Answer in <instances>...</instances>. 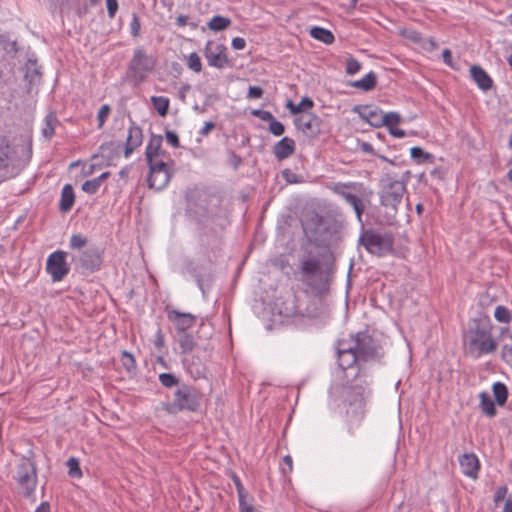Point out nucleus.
I'll return each instance as SVG.
<instances>
[{"label":"nucleus","instance_id":"nucleus-1","mask_svg":"<svg viewBox=\"0 0 512 512\" xmlns=\"http://www.w3.org/2000/svg\"><path fill=\"white\" fill-rule=\"evenodd\" d=\"M301 281L311 289L314 296L323 297L329 292L331 274L322 269L318 258L307 257L300 263Z\"/></svg>","mask_w":512,"mask_h":512},{"label":"nucleus","instance_id":"nucleus-2","mask_svg":"<svg viewBox=\"0 0 512 512\" xmlns=\"http://www.w3.org/2000/svg\"><path fill=\"white\" fill-rule=\"evenodd\" d=\"M464 345L466 354L473 358L493 353L497 350V342L493 339L487 324L475 322L465 334Z\"/></svg>","mask_w":512,"mask_h":512},{"label":"nucleus","instance_id":"nucleus-3","mask_svg":"<svg viewBox=\"0 0 512 512\" xmlns=\"http://www.w3.org/2000/svg\"><path fill=\"white\" fill-rule=\"evenodd\" d=\"M201 402V393L193 386L181 384L174 392L173 398L167 404L166 410L171 414L181 411H197Z\"/></svg>","mask_w":512,"mask_h":512},{"label":"nucleus","instance_id":"nucleus-4","mask_svg":"<svg viewBox=\"0 0 512 512\" xmlns=\"http://www.w3.org/2000/svg\"><path fill=\"white\" fill-rule=\"evenodd\" d=\"M346 384L343 385L341 396L349 405L362 407L365 401V395L368 393V383L365 378L358 373H346L344 375Z\"/></svg>","mask_w":512,"mask_h":512},{"label":"nucleus","instance_id":"nucleus-5","mask_svg":"<svg viewBox=\"0 0 512 512\" xmlns=\"http://www.w3.org/2000/svg\"><path fill=\"white\" fill-rule=\"evenodd\" d=\"M351 345L362 362L379 361L384 356L383 348L369 334L358 332L351 338Z\"/></svg>","mask_w":512,"mask_h":512},{"label":"nucleus","instance_id":"nucleus-6","mask_svg":"<svg viewBox=\"0 0 512 512\" xmlns=\"http://www.w3.org/2000/svg\"><path fill=\"white\" fill-rule=\"evenodd\" d=\"M359 242L371 254L381 256L393 250L394 238L390 233L380 234L374 230H366L360 236Z\"/></svg>","mask_w":512,"mask_h":512},{"label":"nucleus","instance_id":"nucleus-7","mask_svg":"<svg viewBox=\"0 0 512 512\" xmlns=\"http://www.w3.org/2000/svg\"><path fill=\"white\" fill-rule=\"evenodd\" d=\"M15 479L23 496L30 497L37 485L35 463L30 459H23L17 466Z\"/></svg>","mask_w":512,"mask_h":512},{"label":"nucleus","instance_id":"nucleus-8","mask_svg":"<svg viewBox=\"0 0 512 512\" xmlns=\"http://www.w3.org/2000/svg\"><path fill=\"white\" fill-rule=\"evenodd\" d=\"M337 358L338 365L345 374L349 373L348 370H352L355 371L354 373H358V375H360V363L362 361L360 360L357 351H355L351 343L347 340L338 341Z\"/></svg>","mask_w":512,"mask_h":512},{"label":"nucleus","instance_id":"nucleus-9","mask_svg":"<svg viewBox=\"0 0 512 512\" xmlns=\"http://www.w3.org/2000/svg\"><path fill=\"white\" fill-rule=\"evenodd\" d=\"M406 192L405 183L398 180H389L383 184L380 192L381 205L391 207L394 210L401 203L404 193Z\"/></svg>","mask_w":512,"mask_h":512},{"label":"nucleus","instance_id":"nucleus-10","mask_svg":"<svg viewBox=\"0 0 512 512\" xmlns=\"http://www.w3.org/2000/svg\"><path fill=\"white\" fill-rule=\"evenodd\" d=\"M155 64L153 56L146 54L142 49H137L130 62V70L136 79L143 81L146 74L154 69Z\"/></svg>","mask_w":512,"mask_h":512},{"label":"nucleus","instance_id":"nucleus-11","mask_svg":"<svg viewBox=\"0 0 512 512\" xmlns=\"http://www.w3.org/2000/svg\"><path fill=\"white\" fill-rule=\"evenodd\" d=\"M148 166V186L157 191L165 188L168 185L172 175L168 165L162 161L148 164Z\"/></svg>","mask_w":512,"mask_h":512},{"label":"nucleus","instance_id":"nucleus-12","mask_svg":"<svg viewBox=\"0 0 512 512\" xmlns=\"http://www.w3.org/2000/svg\"><path fill=\"white\" fill-rule=\"evenodd\" d=\"M67 253L61 250L49 255L46 263V271L54 282H59L69 273V266L66 262Z\"/></svg>","mask_w":512,"mask_h":512},{"label":"nucleus","instance_id":"nucleus-13","mask_svg":"<svg viewBox=\"0 0 512 512\" xmlns=\"http://www.w3.org/2000/svg\"><path fill=\"white\" fill-rule=\"evenodd\" d=\"M226 50L224 45L208 41L204 49V56L210 66L222 69L228 64Z\"/></svg>","mask_w":512,"mask_h":512},{"label":"nucleus","instance_id":"nucleus-14","mask_svg":"<svg viewBox=\"0 0 512 512\" xmlns=\"http://www.w3.org/2000/svg\"><path fill=\"white\" fill-rule=\"evenodd\" d=\"M296 128L306 136L315 137L321 132V119L312 113H303L294 120Z\"/></svg>","mask_w":512,"mask_h":512},{"label":"nucleus","instance_id":"nucleus-15","mask_svg":"<svg viewBox=\"0 0 512 512\" xmlns=\"http://www.w3.org/2000/svg\"><path fill=\"white\" fill-rule=\"evenodd\" d=\"M78 262L84 270L94 272L102 264V251L96 247L88 248L81 253Z\"/></svg>","mask_w":512,"mask_h":512},{"label":"nucleus","instance_id":"nucleus-16","mask_svg":"<svg viewBox=\"0 0 512 512\" xmlns=\"http://www.w3.org/2000/svg\"><path fill=\"white\" fill-rule=\"evenodd\" d=\"M167 317L180 333H185L196 321V317L193 314L181 313L175 309L167 310Z\"/></svg>","mask_w":512,"mask_h":512},{"label":"nucleus","instance_id":"nucleus-17","mask_svg":"<svg viewBox=\"0 0 512 512\" xmlns=\"http://www.w3.org/2000/svg\"><path fill=\"white\" fill-rule=\"evenodd\" d=\"M166 152L162 150V136L152 135L145 151L148 164L162 162Z\"/></svg>","mask_w":512,"mask_h":512},{"label":"nucleus","instance_id":"nucleus-18","mask_svg":"<svg viewBox=\"0 0 512 512\" xmlns=\"http://www.w3.org/2000/svg\"><path fill=\"white\" fill-rule=\"evenodd\" d=\"M459 464L462 472L473 479L477 478L480 463L477 456L474 453H465L459 458Z\"/></svg>","mask_w":512,"mask_h":512},{"label":"nucleus","instance_id":"nucleus-19","mask_svg":"<svg viewBox=\"0 0 512 512\" xmlns=\"http://www.w3.org/2000/svg\"><path fill=\"white\" fill-rule=\"evenodd\" d=\"M142 141L143 133L141 128L135 125H131L125 143V157H129L132 154V152L142 144Z\"/></svg>","mask_w":512,"mask_h":512},{"label":"nucleus","instance_id":"nucleus-20","mask_svg":"<svg viewBox=\"0 0 512 512\" xmlns=\"http://www.w3.org/2000/svg\"><path fill=\"white\" fill-rule=\"evenodd\" d=\"M295 151V141L284 137L273 147V153L278 160H284L291 156Z\"/></svg>","mask_w":512,"mask_h":512},{"label":"nucleus","instance_id":"nucleus-21","mask_svg":"<svg viewBox=\"0 0 512 512\" xmlns=\"http://www.w3.org/2000/svg\"><path fill=\"white\" fill-rule=\"evenodd\" d=\"M361 117L365 119L371 126L376 128L382 127L385 122L384 115L377 107L365 106L360 113Z\"/></svg>","mask_w":512,"mask_h":512},{"label":"nucleus","instance_id":"nucleus-22","mask_svg":"<svg viewBox=\"0 0 512 512\" xmlns=\"http://www.w3.org/2000/svg\"><path fill=\"white\" fill-rule=\"evenodd\" d=\"M470 73L478 87L484 91L492 87V79L480 66L474 65L470 68Z\"/></svg>","mask_w":512,"mask_h":512},{"label":"nucleus","instance_id":"nucleus-23","mask_svg":"<svg viewBox=\"0 0 512 512\" xmlns=\"http://www.w3.org/2000/svg\"><path fill=\"white\" fill-rule=\"evenodd\" d=\"M183 364L193 378L197 379L204 375L205 368L200 359L196 361L194 357L189 358V356H185Z\"/></svg>","mask_w":512,"mask_h":512},{"label":"nucleus","instance_id":"nucleus-24","mask_svg":"<svg viewBox=\"0 0 512 512\" xmlns=\"http://www.w3.org/2000/svg\"><path fill=\"white\" fill-rule=\"evenodd\" d=\"M75 201V195L73 187L70 184H66L61 192V199L59 203V209L62 212H68Z\"/></svg>","mask_w":512,"mask_h":512},{"label":"nucleus","instance_id":"nucleus-25","mask_svg":"<svg viewBox=\"0 0 512 512\" xmlns=\"http://www.w3.org/2000/svg\"><path fill=\"white\" fill-rule=\"evenodd\" d=\"M12 149L7 137L0 136V170L9 166Z\"/></svg>","mask_w":512,"mask_h":512},{"label":"nucleus","instance_id":"nucleus-26","mask_svg":"<svg viewBox=\"0 0 512 512\" xmlns=\"http://www.w3.org/2000/svg\"><path fill=\"white\" fill-rule=\"evenodd\" d=\"M376 83V74L374 72H369L362 79L352 82L351 86L363 91H370L375 88Z\"/></svg>","mask_w":512,"mask_h":512},{"label":"nucleus","instance_id":"nucleus-27","mask_svg":"<svg viewBox=\"0 0 512 512\" xmlns=\"http://www.w3.org/2000/svg\"><path fill=\"white\" fill-rule=\"evenodd\" d=\"M109 172H104L100 176L87 180L82 184V190L88 194H95L102 183L109 177Z\"/></svg>","mask_w":512,"mask_h":512},{"label":"nucleus","instance_id":"nucleus-28","mask_svg":"<svg viewBox=\"0 0 512 512\" xmlns=\"http://www.w3.org/2000/svg\"><path fill=\"white\" fill-rule=\"evenodd\" d=\"M58 125V119L53 112L46 115L44 119V126L42 128V135L46 139H51L55 134V128Z\"/></svg>","mask_w":512,"mask_h":512},{"label":"nucleus","instance_id":"nucleus-29","mask_svg":"<svg viewBox=\"0 0 512 512\" xmlns=\"http://www.w3.org/2000/svg\"><path fill=\"white\" fill-rule=\"evenodd\" d=\"M310 35L325 44H332L335 40L333 33L330 30H327L322 27H313L310 30Z\"/></svg>","mask_w":512,"mask_h":512},{"label":"nucleus","instance_id":"nucleus-30","mask_svg":"<svg viewBox=\"0 0 512 512\" xmlns=\"http://www.w3.org/2000/svg\"><path fill=\"white\" fill-rule=\"evenodd\" d=\"M479 398L482 412L488 417L495 416L496 409L490 395L487 392H481Z\"/></svg>","mask_w":512,"mask_h":512},{"label":"nucleus","instance_id":"nucleus-31","mask_svg":"<svg viewBox=\"0 0 512 512\" xmlns=\"http://www.w3.org/2000/svg\"><path fill=\"white\" fill-rule=\"evenodd\" d=\"M178 343L181 350V354H184L185 356L191 354L195 347L193 336L188 333H181V335L178 338Z\"/></svg>","mask_w":512,"mask_h":512},{"label":"nucleus","instance_id":"nucleus-32","mask_svg":"<svg viewBox=\"0 0 512 512\" xmlns=\"http://www.w3.org/2000/svg\"><path fill=\"white\" fill-rule=\"evenodd\" d=\"M495 401L499 406H503L508 397V389L502 382H496L492 386Z\"/></svg>","mask_w":512,"mask_h":512},{"label":"nucleus","instance_id":"nucleus-33","mask_svg":"<svg viewBox=\"0 0 512 512\" xmlns=\"http://www.w3.org/2000/svg\"><path fill=\"white\" fill-rule=\"evenodd\" d=\"M151 102L153 104L154 109L158 112L160 116L164 117L167 115L170 104L168 98L163 96H152Z\"/></svg>","mask_w":512,"mask_h":512},{"label":"nucleus","instance_id":"nucleus-34","mask_svg":"<svg viewBox=\"0 0 512 512\" xmlns=\"http://www.w3.org/2000/svg\"><path fill=\"white\" fill-rule=\"evenodd\" d=\"M231 25V20L227 17L220 15L214 16L208 23L207 26L212 31H222Z\"/></svg>","mask_w":512,"mask_h":512},{"label":"nucleus","instance_id":"nucleus-35","mask_svg":"<svg viewBox=\"0 0 512 512\" xmlns=\"http://www.w3.org/2000/svg\"><path fill=\"white\" fill-rule=\"evenodd\" d=\"M41 75L42 74L40 70L36 67V62H32L31 60H29L26 67L25 79H27L29 83L32 84L39 82L41 79Z\"/></svg>","mask_w":512,"mask_h":512},{"label":"nucleus","instance_id":"nucleus-36","mask_svg":"<svg viewBox=\"0 0 512 512\" xmlns=\"http://www.w3.org/2000/svg\"><path fill=\"white\" fill-rule=\"evenodd\" d=\"M410 154H411V158L413 160L417 161L418 163L433 161V155L428 152H425L420 147H412L410 149Z\"/></svg>","mask_w":512,"mask_h":512},{"label":"nucleus","instance_id":"nucleus-37","mask_svg":"<svg viewBox=\"0 0 512 512\" xmlns=\"http://www.w3.org/2000/svg\"><path fill=\"white\" fill-rule=\"evenodd\" d=\"M494 317L498 322L508 324L512 320V313L507 307L499 305L495 308Z\"/></svg>","mask_w":512,"mask_h":512},{"label":"nucleus","instance_id":"nucleus-38","mask_svg":"<svg viewBox=\"0 0 512 512\" xmlns=\"http://www.w3.org/2000/svg\"><path fill=\"white\" fill-rule=\"evenodd\" d=\"M68 474L73 478H80L82 471L80 469L79 460L75 457H70L67 461Z\"/></svg>","mask_w":512,"mask_h":512},{"label":"nucleus","instance_id":"nucleus-39","mask_svg":"<svg viewBox=\"0 0 512 512\" xmlns=\"http://www.w3.org/2000/svg\"><path fill=\"white\" fill-rule=\"evenodd\" d=\"M159 381L160 383L167 388L173 387V386H180L179 385V379L171 373H162L159 375Z\"/></svg>","mask_w":512,"mask_h":512},{"label":"nucleus","instance_id":"nucleus-40","mask_svg":"<svg viewBox=\"0 0 512 512\" xmlns=\"http://www.w3.org/2000/svg\"><path fill=\"white\" fill-rule=\"evenodd\" d=\"M187 65L196 73H199L202 70L201 59L196 52H193L189 55Z\"/></svg>","mask_w":512,"mask_h":512},{"label":"nucleus","instance_id":"nucleus-41","mask_svg":"<svg viewBox=\"0 0 512 512\" xmlns=\"http://www.w3.org/2000/svg\"><path fill=\"white\" fill-rule=\"evenodd\" d=\"M314 105L313 101L308 97H303L302 100L292 109V114H300L306 110L312 108Z\"/></svg>","mask_w":512,"mask_h":512},{"label":"nucleus","instance_id":"nucleus-42","mask_svg":"<svg viewBox=\"0 0 512 512\" xmlns=\"http://www.w3.org/2000/svg\"><path fill=\"white\" fill-rule=\"evenodd\" d=\"M87 238L81 234H73L70 238V247L72 249H82L87 244Z\"/></svg>","mask_w":512,"mask_h":512},{"label":"nucleus","instance_id":"nucleus-43","mask_svg":"<svg viewBox=\"0 0 512 512\" xmlns=\"http://www.w3.org/2000/svg\"><path fill=\"white\" fill-rule=\"evenodd\" d=\"M384 118L386 119L383 126H386L387 128L397 126L401 121V115L397 112L385 113Z\"/></svg>","mask_w":512,"mask_h":512},{"label":"nucleus","instance_id":"nucleus-44","mask_svg":"<svg viewBox=\"0 0 512 512\" xmlns=\"http://www.w3.org/2000/svg\"><path fill=\"white\" fill-rule=\"evenodd\" d=\"M502 359L512 366V333L509 335V342L504 344L502 348Z\"/></svg>","mask_w":512,"mask_h":512},{"label":"nucleus","instance_id":"nucleus-45","mask_svg":"<svg viewBox=\"0 0 512 512\" xmlns=\"http://www.w3.org/2000/svg\"><path fill=\"white\" fill-rule=\"evenodd\" d=\"M361 69V63L353 57H349L346 61V73L354 75Z\"/></svg>","mask_w":512,"mask_h":512},{"label":"nucleus","instance_id":"nucleus-46","mask_svg":"<svg viewBox=\"0 0 512 512\" xmlns=\"http://www.w3.org/2000/svg\"><path fill=\"white\" fill-rule=\"evenodd\" d=\"M111 108L108 104H104L101 106V108L98 111L97 114V120H98V127L102 128L106 119L108 118L110 114Z\"/></svg>","mask_w":512,"mask_h":512},{"label":"nucleus","instance_id":"nucleus-47","mask_svg":"<svg viewBox=\"0 0 512 512\" xmlns=\"http://www.w3.org/2000/svg\"><path fill=\"white\" fill-rule=\"evenodd\" d=\"M121 361L128 371H131L136 367V362L133 355L127 351L122 352Z\"/></svg>","mask_w":512,"mask_h":512},{"label":"nucleus","instance_id":"nucleus-48","mask_svg":"<svg viewBox=\"0 0 512 512\" xmlns=\"http://www.w3.org/2000/svg\"><path fill=\"white\" fill-rule=\"evenodd\" d=\"M269 131L275 136H281L285 132V127L280 121L274 118V120L269 123Z\"/></svg>","mask_w":512,"mask_h":512},{"label":"nucleus","instance_id":"nucleus-49","mask_svg":"<svg viewBox=\"0 0 512 512\" xmlns=\"http://www.w3.org/2000/svg\"><path fill=\"white\" fill-rule=\"evenodd\" d=\"M337 193H339L346 200V202L348 204H350L353 208L362 203L361 199L352 193L338 191V190H337Z\"/></svg>","mask_w":512,"mask_h":512},{"label":"nucleus","instance_id":"nucleus-50","mask_svg":"<svg viewBox=\"0 0 512 512\" xmlns=\"http://www.w3.org/2000/svg\"><path fill=\"white\" fill-rule=\"evenodd\" d=\"M120 147H121V144L117 143V142L110 141V142L104 143L100 146L101 155L103 157H105L108 152L117 150Z\"/></svg>","mask_w":512,"mask_h":512},{"label":"nucleus","instance_id":"nucleus-51","mask_svg":"<svg viewBox=\"0 0 512 512\" xmlns=\"http://www.w3.org/2000/svg\"><path fill=\"white\" fill-rule=\"evenodd\" d=\"M252 114L256 117H258L259 119L263 120V121H267V122H271L272 120H274V116L273 114L270 112V111H266V110H253L252 111Z\"/></svg>","mask_w":512,"mask_h":512},{"label":"nucleus","instance_id":"nucleus-52","mask_svg":"<svg viewBox=\"0 0 512 512\" xmlns=\"http://www.w3.org/2000/svg\"><path fill=\"white\" fill-rule=\"evenodd\" d=\"M165 136H166L167 142L171 146H173L175 148H178L180 146L178 135L175 132L167 130L165 133Z\"/></svg>","mask_w":512,"mask_h":512},{"label":"nucleus","instance_id":"nucleus-53","mask_svg":"<svg viewBox=\"0 0 512 512\" xmlns=\"http://www.w3.org/2000/svg\"><path fill=\"white\" fill-rule=\"evenodd\" d=\"M106 6L109 18L113 19L118 11V1L106 0Z\"/></svg>","mask_w":512,"mask_h":512},{"label":"nucleus","instance_id":"nucleus-54","mask_svg":"<svg viewBox=\"0 0 512 512\" xmlns=\"http://www.w3.org/2000/svg\"><path fill=\"white\" fill-rule=\"evenodd\" d=\"M130 26H131V34L134 37H137L139 35L141 25H140L139 18L137 16V14H135V13L132 15V21H131Z\"/></svg>","mask_w":512,"mask_h":512},{"label":"nucleus","instance_id":"nucleus-55","mask_svg":"<svg viewBox=\"0 0 512 512\" xmlns=\"http://www.w3.org/2000/svg\"><path fill=\"white\" fill-rule=\"evenodd\" d=\"M263 89L259 86H250L248 90V97L253 99H258L263 96Z\"/></svg>","mask_w":512,"mask_h":512},{"label":"nucleus","instance_id":"nucleus-56","mask_svg":"<svg viewBox=\"0 0 512 512\" xmlns=\"http://www.w3.org/2000/svg\"><path fill=\"white\" fill-rule=\"evenodd\" d=\"M507 494V487L501 486L497 489L495 495H494V502L496 505H498L499 502H501Z\"/></svg>","mask_w":512,"mask_h":512},{"label":"nucleus","instance_id":"nucleus-57","mask_svg":"<svg viewBox=\"0 0 512 512\" xmlns=\"http://www.w3.org/2000/svg\"><path fill=\"white\" fill-rule=\"evenodd\" d=\"M232 47L236 50H241V49H244L245 46H246V41L244 38H241V37H235L233 38L232 40Z\"/></svg>","mask_w":512,"mask_h":512},{"label":"nucleus","instance_id":"nucleus-58","mask_svg":"<svg viewBox=\"0 0 512 512\" xmlns=\"http://www.w3.org/2000/svg\"><path fill=\"white\" fill-rule=\"evenodd\" d=\"M154 345L158 348V349H161L163 348L164 346V336L161 332V330L159 329L155 335V338H154Z\"/></svg>","mask_w":512,"mask_h":512},{"label":"nucleus","instance_id":"nucleus-59","mask_svg":"<svg viewBox=\"0 0 512 512\" xmlns=\"http://www.w3.org/2000/svg\"><path fill=\"white\" fill-rule=\"evenodd\" d=\"M388 130H389V133L394 137L401 138V137L405 136V131L397 128V126H392V127L388 128Z\"/></svg>","mask_w":512,"mask_h":512},{"label":"nucleus","instance_id":"nucleus-60","mask_svg":"<svg viewBox=\"0 0 512 512\" xmlns=\"http://www.w3.org/2000/svg\"><path fill=\"white\" fill-rule=\"evenodd\" d=\"M360 149L361 151H363L364 153H368V154H372V155H376L375 151H374V148L373 146L368 143V142H362L360 144Z\"/></svg>","mask_w":512,"mask_h":512},{"label":"nucleus","instance_id":"nucleus-61","mask_svg":"<svg viewBox=\"0 0 512 512\" xmlns=\"http://www.w3.org/2000/svg\"><path fill=\"white\" fill-rule=\"evenodd\" d=\"M215 127V124L211 121L206 122L204 127L201 129L200 134L205 136L207 135L213 128Z\"/></svg>","mask_w":512,"mask_h":512},{"label":"nucleus","instance_id":"nucleus-62","mask_svg":"<svg viewBox=\"0 0 512 512\" xmlns=\"http://www.w3.org/2000/svg\"><path fill=\"white\" fill-rule=\"evenodd\" d=\"M35 512H50V505L48 502H42L35 510Z\"/></svg>","mask_w":512,"mask_h":512},{"label":"nucleus","instance_id":"nucleus-63","mask_svg":"<svg viewBox=\"0 0 512 512\" xmlns=\"http://www.w3.org/2000/svg\"><path fill=\"white\" fill-rule=\"evenodd\" d=\"M187 21H188V17L185 15H182V14L177 16V18H176V24L179 27L185 26L187 24Z\"/></svg>","mask_w":512,"mask_h":512},{"label":"nucleus","instance_id":"nucleus-64","mask_svg":"<svg viewBox=\"0 0 512 512\" xmlns=\"http://www.w3.org/2000/svg\"><path fill=\"white\" fill-rule=\"evenodd\" d=\"M503 512H512V499L511 498L507 499V501L505 502Z\"/></svg>","mask_w":512,"mask_h":512}]
</instances>
